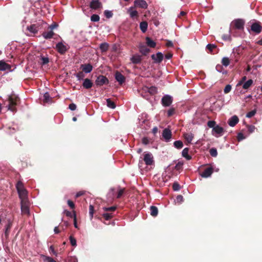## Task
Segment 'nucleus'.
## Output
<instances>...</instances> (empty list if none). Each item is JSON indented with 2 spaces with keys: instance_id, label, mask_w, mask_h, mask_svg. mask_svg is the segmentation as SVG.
Instances as JSON below:
<instances>
[{
  "instance_id": "obj_1",
  "label": "nucleus",
  "mask_w": 262,
  "mask_h": 262,
  "mask_svg": "<svg viewBox=\"0 0 262 262\" xmlns=\"http://www.w3.org/2000/svg\"><path fill=\"white\" fill-rule=\"evenodd\" d=\"M16 188L19 195V198L20 200H27L28 199V191L25 188L24 184L20 181L17 182L16 184Z\"/></svg>"
},
{
  "instance_id": "obj_2",
  "label": "nucleus",
  "mask_w": 262,
  "mask_h": 262,
  "mask_svg": "<svg viewBox=\"0 0 262 262\" xmlns=\"http://www.w3.org/2000/svg\"><path fill=\"white\" fill-rule=\"evenodd\" d=\"M246 89V77H244L236 85L235 92L238 94H244Z\"/></svg>"
},
{
  "instance_id": "obj_3",
  "label": "nucleus",
  "mask_w": 262,
  "mask_h": 262,
  "mask_svg": "<svg viewBox=\"0 0 262 262\" xmlns=\"http://www.w3.org/2000/svg\"><path fill=\"white\" fill-rule=\"evenodd\" d=\"M262 30V27L259 22L253 23L251 26L250 29L248 30L249 33L253 32L255 34H259Z\"/></svg>"
},
{
  "instance_id": "obj_4",
  "label": "nucleus",
  "mask_w": 262,
  "mask_h": 262,
  "mask_svg": "<svg viewBox=\"0 0 262 262\" xmlns=\"http://www.w3.org/2000/svg\"><path fill=\"white\" fill-rule=\"evenodd\" d=\"M9 109L12 111H15L14 106L17 104L18 98L14 94L11 95L9 97Z\"/></svg>"
},
{
  "instance_id": "obj_5",
  "label": "nucleus",
  "mask_w": 262,
  "mask_h": 262,
  "mask_svg": "<svg viewBox=\"0 0 262 262\" xmlns=\"http://www.w3.org/2000/svg\"><path fill=\"white\" fill-rule=\"evenodd\" d=\"M21 201V210L23 214L29 215V202L28 199Z\"/></svg>"
},
{
  "instance_id": "obj_6",
  "label": "nucleus",
  "mask_w": 262,
  "mask_h": 262,
  "mask_svg": "<svg viewBox=\"0 0 262 262\" xmlns=\"http://www.w3.org/2000/svg\"><path fill=\"white\" fill-rule=\"evenodd\" d=\"M183 138L185 141V144L188 145L191 143L192 141L194 138V134L190 132L184 133L183 135Z\"/></svg>"
},
{
  "instance_id": "obj_7",
  "label": "nucleus",
  "mask_w": 262,
  "mask_h": 262,
  "mask_svg": "<svg viewBox=\"0 0 262 262\" xmlns=\"http://www.w3.org/2000/svg\"><path fill=\"white\" fill-rule=\"evenodd\" d=\"M143 160L147 165H151L154 162V157L150 153H146L144 155Z\"/></svg>"
},
{
  "instance_id": "obj_8",
  "label": "nucleus",
  "mask_w": 262,
  "mask_h": 262,
  "mask_svg": "<svg viewBox=\"0 0 262 262\" xmlns=\"http://www.w3.org/2000/svg\"><path fill=\"white\" fill-rule=\"evenodd\" d=\"M244 24V21L239 19H235L233 20L231 23V25L233 27L238 29H243Z\"/></svg>"
},
{
  "instance_id": "obj_9",
  "label": "nucleus",
  "mask_w": 262,
  "mask_h": 262,
  "mask_svg": "<svg viewBox=\"0 0 262 262\" xmlns=\"http://www.w3.org/2000/svg\"><path fill=\"white\" fill-rule=\"evenodd\" d=\"M151 57L154 62L159 63L163 59V55L161 52H158L156 54H152Z\"/></svg>"
},
{
  "instance_id": "obj_10",
  "label": "nucleus",
  "mask_w": 262,
  "mask_h": 262,
  "mask_svg": "<svg viewBox=\"0 0 262 262\" xmlns=\"http://www.w3.org/2000/svg\"><path fill=\"white\" fill-rule=\"evenodd\" d=\"M148 5L144 0H135L134 1V7H139L143 9H146Z\"/></svg>"
},
{
  "instance_id": "obj_11",
  "label": "nucleus",
  "mask_w": 262,
  "mask_h": 262,
  "mask_svg": "<svg viewBox=\"0 0 262 262\" xmlns=\"http://www.w3.org/2000/svg\"><path fill=\"white\" fill-rule=\"evenodd\" d=\"M172 97L168 95L164 96L162 99V104L165 106H169L172 103Z\"/></svg>"
},
{
  "instance_id": "obj_12",
  "label": "nucleus",
  "mask_w": 262,
  "mask_h": 262,
  "mask_svg": "<svg viewBox=\"0 0 262 262\" xmlns=\"http://www.w3.org/2000/svg\"><path fill=\"white\" fill-rule=\"evenodd\" d=\"M56 49L60 53L63 54L67 50L68 47L62 42H59L57 44Z\"/></svg>"
},
{
  "instance_id": "obj_13",
  "label": "nucleus",
  "mask_w": 262,
  "mask_h": 262,
  "mask_svg": "<svg viewBox=\"0 0 262 262\" xmlns=\"http://www.w3.org/2000/svg\"><path fill=\"white\" fill-rule=\"evenodd\" d=\"M96 84L97 85H102L108 82V80L103 76H99L96 80Z\"/></svg>"
},
{
  "instance_id": "obj_14",
  "label": "nucleus",
  "mask_w": 262,
  "mask_h": 262,
  "mask_svg": "<svg viewBox=\"0 0 262 262\" xmlns=\"http://www.w3.org/2000/svg\"><path fill=\"white\" fill-rule=\"evenodd\" d=\"M213 172L212 167H208L205 169L204 171L200 174L201 176L203 178H208L210 177Z\"/></svg>"
},
{
  "instance_id": "obj_15",
  "label": "nucleus",
  "mask_w": 262,
  "mask_h": 262,
  "mask_svg": "<svg viewBox=\"0 0 262 262\" xmlns=\"http://www.w3.org/2000/svg\"><path fill=\"white\" fill-rule=\"evenodd\" d=\"M162 136L166 141H169L171 138V133L168 129H165L163 131Z\"/></svg>"
},
{
  "instance_id": "obj_16",
  "label": "nucleus",
  "mask_w": 262,
  "mask_h": 262,
  "mask_svg": "<svg viewBox=\"0 0 262 262\" xmlns=\"http://www.w3.org/2000/svg\"><path fill=\"white\" fill-rule=\"evenodd\" d=\"M238 122V118L236 116H232L228 121V124L230 126H234Z\"/></svg>"
},
{
  "instance_id": "obj_17",
  "label": "nucleus",
  "mask_w": 262,
  "mask_h": 262,
  "mask_svg": "<svg viewBox=\"0 0 262 262\" xmlns=\"http://www.w3.org/2000/svg\"><path fill=\"white\" fill-rule=\"evenodd\" d=\"M81 68L82 69V71H84L86 73H90L93 69L92 65L90 64H82L81 66Z\"/></svg>"
},
{
  "instance_id": "obj_18",
  "label": "nucleus",
  "mask_w": 262,
  "mask_h": 262,
  "mask_svg": "<svg viewBox=\"0 0 262 262\" xmlns=\"http://www.w3.org/2000/svg\"><path fill=\"white\" fill-rule=\"evenodd\" d=\"M127 12L132 18L138 16V12L135 10V7H130L127 10Z\"/></svg>"
},
{
  "instance_id": "obj_19",
  "label": "nucleus",
  "mask_w": 262,
  "mask_h": 262,
  "mask_svg": "<svg viewBox=\"0 0 262 262\" xmlns=\"http://www.w3.org/2000/svg\"><path fill=\"white\" fill-rule=\"evenodd\" d=\"M11 67L9 64L6 63L3 60H0V71H5L10 69Z\"/></svg>"
},
{
  "instance_id": "obj_20",
  "label": "nucleus",
  "mask_w": 262,
  "mask_h": 262,
  "mask_svg": "<svg viewBox=\"0 0 262 262\" xmlns=\"http://www.w3.org/2000/svg\"><path fill=\"white\" fill-rule=\"evenodd\" d=\"M101 6V4L98 1H93L90 4V7L94 9H97Z\"/></svg>"
},
{
  "instance_id": "obj_21",
  "label": "nucleus",
  "mask_w": 262,
  "mask_h": 262,
  "mask_svg": "<svg viewBox=\"0 0 262 262\" xmlns=\"http://www.w3.org/2000/svg\"><path fill=\"white\" fill-rule=\"evenodd\" d=\"M139 51L141 53L144 55L147 54L150 51L149 49L143 45L139 46Z\"/></svg>"
},
{
  "instance_id": "obj_22",
  "label": "nucleus",
  "mask_w": 262,
  "mask_h": 262,
  "mask_svg": "<svg viewBox=\"0 0 262 262\" xmlns=\"http://www.w3.org/2000/svg\"><path fill=\"white\" fill-rule=\"evenodd\" d=\"M116 79L120 83L122 84L125 80V77L119 72H116L115 74Z\"/></svg>"
},
{
  "instance_id": "obj_23",
  "label": "nucleus",
  "mask_w": 262,
  "mask_h": 262,
  "mask_svg": "<svg viewBox=\"0 0 262 262\" xmlns=\"http://www.w3.org/2000/svg\"><path fill=\"white\" fill-rule=\"evenodd\" d=\"M39 29V26L36 24L31 25L28 27V30L32 33H36Z\"/></svg>"
},
{
  "instance_id": "obj_24",
  "label": "nucleus",
  "mask_w": 262,
  "mask_h": 262,
  "mask_svg": "<svg viewBox=\"0 0 262 262\" xmlns=\"http://www.w3.org/2000/svg\"><path fill=\"white\" fill-rule=\"evenodd\" d=\"M146 43L148 46L151 48H155L156 46V43L154 40H152L150 38L148 37H146Z\"/></svg>"
},
{
  "instance_id": "obj_25",
  "label": "nucleus",
  "mask_w": 262,
  "mask_h": 262,
  "mask_svg": "<svg viewBox=\"0 0 262 262\" xmlns=\"http://www.w3.org/2000/svg\"><path fill=\"white\" fill-rule=\"evenodd\" d=\"M134 63H139L141 61V56L139 55H135L130 59Z\"/></svg>"
},
{
  "instance_id": "obj_26",
  "label": "nucleus",
  "mask_w": 262,
  "mask_h": 262,
  "mask_svg": "<svg viewBox=\"0 0 262 262\" xmlns=\"http://www.w3.org/2000/svg\"><path fill=\"white\" fill-rule=\"evenodd\" d=\"M189 148H185L182 152V155L187 160H189L191 159V157L188 155Z\"/></svg>"
},
{
  "instance_id": "obj_27",
  "label": "nucleus",
  "mask_w": 262,
  "mask_h": 262,
  "mask_svg": "<svg viewBox=\"0 0 262 262\" xmlns=\"http://www.w3.org/2000/svg\"><path fill=\"white\" fill-rule=\"evenodd\" d=\"M92 85L93 83L88 78L85 79L83 83V86L85 89L91 88L92 86Z\"/></svg>"
},
{
  "instance_id": "obj_28",
  "label": "nucleus",
  "mask_w": 262,
  "mask_h": 262,
  "mask_svg": "<svg viewBox=\"0 0 262 262\" xmlns=\"http://www.w3.org/2000/svg\"><path fill=\"white\" fill-rule=\"evenodd\" d=\"M54 33L53 32V31L52 30H50V31L49 32H44L43 34H42V36H43V37L46 39H49V38H51L53 37V36L54 35Z\"/></svg>"
},
{
  "instance_id": "obj_29",
  "label": "nucleus",
  "mask_w": 262,
  "mask_h": 262,
  "mask_svg": "<svg viewBox=\"0 0 262 262\" xmlns=\"http://www.w3.org/2000/svg\"><path fill=\"white\" fill-rule=\"evenodd\" d=\"M213 131L217 134H221L223 132L224 129L223 127L216 125L213 128Z\"/></svg>"
},
{
  "instance_id": "obj_30",
  "label": "nucleus",
  "mask_w": 262,
  "mask_h": 262,
  "mask_svg": "<svg viewBox=\"0 0 262 262\" xmlns=\"http://www.w3.org/2000/svg\"><path fill=\"white\" fill-rule=\"evenodd\" d=\"M221 63L223 66L227 67L230 64V59L228 57H224L222 58Z\"/></svg>"
},
{
  "instance_id": "obj_31",
  "label": "nucleus",
  "mask_w": 262,
  "mask_h": 262,
  "mask_svg": "<svg viewBox=\"0 0 262 262\" xmlns=\"http://www.w3.org/2000/svg\"><path fill=\"white\" fill-rule=\"evenodd\" d=\"M158 213V208L156 206H152L150 207V214L153 216L157 215Z\"/></svg>"
},
{
  "instance_id": "obj_32",
  "label": "nucleus",
  "mask_w": 262,
  "mask_h": 262,
  "mask_svg": "<svg viewBox=\"0 0 262 262\" xmlns=\"http://www.w3.org/2000/svg\"><path fill=\"white\" fill-rule=\"evenodd\" d=\"M140 28L143 32H145L147 29V23L146 21H142L140 24Z\"/></svg>"
},
{
  "instance_id": "obj_33",
  "label": "nucleus",
  "mask_w": 262,
  "mask_h": 262,
  "mask_svg": "<svg viewBox=\"0 0 262 262\" xmlns=\"http://www.w3.org/2000/svg\"><path fill=\"white\" fill-rule=\"evenodd\" d=\"M108 47L109 46L108 43L104 42L100 45V49L102 52H106L108 50Z\"/></svg>"
},
{
  "instance_id": "obj_34",
  "label": "nucleus",
  "mask_w": 262,
  "mask_h": 262,
  "mask_svg": "<svg viewBox=\"0 0 262 262\" xmlns=\"http://www.w3.org/2000/svg\"><path fill=\"white\" fill-rule=\"evenodd\" d=\"M40 64L42 65L46 64L49 62V58L47 57L40 56Z\"/></svg>"
},
{
  "instance_id": "obj_35",
  "label": "nucleus",
  "mask_w": 262,
  "mask_h": 262,
  "mask_svg": "<svg viewBox=\"0 0 262 262\" xmlns=\"http://www.w3.org/2000/svg\"><path fill=\"white\" fill-rule=\"evenodd\" d=\"M157 89L155 86H151L149 88V92L148 93L150 95H154L157 94Z\"/></svg>"
},
{
  "instance_id": "obj_36",
  "label": "nucleus",
  "mask_w": 262,
  "mask_h": 262,
  "mask_svg": "<svg viewBox=\"0 0 262 262\" xmlns=\"http://www.w3.org/2000/svg\"><path fill=\"white\" fill-rule=\"evenodd\" d=\"M173 144H174V146H175V147H176L177 148H179V149L182 148V147L183 146V142L180 140L175 141L174 142Z\"/></svg>"
},
{
  "instance_id": "obj_37",
  "label": "nucleus",
  "mask_w": 262,
  "mask_h": 262,
  "mask_svg": "<svg viewBox=\"0 0 262 262\" xmlns=\"http://www.w3.org/2000/svg\"><path fill=\"white\" fill-rule=\"evenodd\" d=\"M107 106L111 108H115L116 107V105L115 103L112 101L110 99H107L106 100Z\"/></svg>"
},
{
  "instance_id": "obj_38",
  "label": "nucleus",
  "mask_w": 262,
  "mask_h": 262,
  "mask_svg": "<svg viewBox=\"0 0 262 262\" xmlns=\"http://www.w3.org/2000/svg\"><path fill=\"white\" fill-rule=\"evenodd\" d=\"M125 191L124 188H118L117 189V198H120Z\"/></svg>"
},
{
  "instance_id": "obj_39",
  "label": "nucleus",
  "mask_w": 262,
  "mask_h": 262,
  "mask_svg": "<svg viewBox=\"0 0 262 262\" xmlns=\"http://www.w3.org/2000/svg\"><path fill=\"white\" fill-rule=\"evenodd\" d=\"M99 19H100V17H99V15H98L97 14H93L91 17V21H94V22L98 21L99 20Z\"/></svg>"
},
{
  "instance_id": "obj_40",
  "label": "nucleus",
  "mask_w": 262,
  "mask_h": 262,
  "mask_svg": "<svg viewBox=\"0 0 262 262\" xmlns=\"http://www.w3.org/2000/svg\"><path fill=\"white\" fill-rule=\"evenodd\" d=\"M256 112V108H255L252 111L247 113V117L251 118V117H253L255 114Z\"/></svg>"
},
{
  "instance_id": "obj_41",
  "label": "nucleus",
  "mask_w": 262,
  "mask_h": 262,
  "mask_svg": "<svg viewBox=\"0 0 262 262\" xmlns=\"http://www.w3.org/2000/svg\"><path fill=\"white\" fill-rule=\"evenodd\" d=\"M89 213L91 216V220H92L94 213V208L92 205H90L89 207Z\"/></svg>"
},
{
  "instance_id": "obj_42",
  "label": "nucleus",
  "mask_w": 262,
  "mask_h": 262,
  "mask_svg": "<svg viewBox=\"0 0 262 262\" xmlns=\"http://www.w3.org/2000/svg\"><path fill=\"white\" fill-rule=\"evenodd\" d=\"M73 219H74V225L76 228L78 229V226L77 224L76 214L75 210L73 211Z\"/></svg>"
},
{
  "instance_id": "obj_43",
  "label": "nucleus",
  "mask_w": 262,
  "mask_h": 262,
  "mask_svg": "<svg viewBox=\"0 0 262 262\" xmlns=\"http://www.w3.org/2000/svg\"><path fill=\"white\" fill-rule=\"evenodd\" d=\"M149 92V87L147 86H144L142 88V93H145V95L143 96L144 97L146 98L147 97V93H148Z\"/></svg>"
},
{
  "instance_id": "obj_44",
  "label": "nucleus",
  "mask_w": 262,
  "mask_h": 262,
  "mask_svg": "<svg viewBox=\"0 0 262 262\" xmlns=\"http://www.w3.org/2000/svg\"><path fill=\"white\" fill-rule=\"evenodd\" d=\"M43 259L46 262H56L52 258L48 256H43Z\"/></svg>"
},
{
  "instance_id": "obj_45",
  "label": "nucleus",
  "mask_w": 262,
  "mask_h": 262,
  "mask_svg": "<svg viewBox=\"0 0 262 262\" xmlns=\"http://www.w3.org/2000/svg\"><path fill=\"white\" fill-rule=\"evenodd\" d=\"M50 100V97L48 93H46L43 95V101L45 102H49Z\"/></svg>"
},
{
  "instance_id": "obj_46",
  "label": "nucleus",
  "mask_w": 262,
  "mask_h": 262,
  "mask_svg": "<svg viewBox=\"0 0 262 262\" xmlns=\"http://www.w3.org/2000/svg\"><path fill=\"white\" fill-rule=\"evenodd\" d=\"M103 209L105 211H114L116 209V207H104Z\"/></svg>"
},
{
  "instance_id": "obj_47",
  "label": "nucleus",
  "mask_w": 262,
  "mask_h": 262,
  "mask_svg": "<svg viewBox=\"0 0 262 262\" xmlns=\"http://www.w3.org/2000/svg\"><path fill=\"white\" fill-rule=\"evenodd\" d=\"M210 155L213 157H216L217 154V152L216 149L215 148H211L210 150Z\"/></svg>"
},
{
  "instance_id": "obj_48",
  "label": "nucleus",
  "mask_w": 262,
  "mask_h": 262,
  "mask_svg": "<svg viewBox=\"0 0 262 262\" xmlns=\"http://www.w3.org/2000/svg\"><path fill=\"white\" fill-rule=\"evenodd\" d=\"M247 128H248V130L249 132V133H253L255 129V126L253 125H247Z\"/></svg>"
},
{
  "instance_id": "obj_49",
  "label": "nucleus",
  "mask_w": 262,
  "mask_h": 262,
  "mask_svg": "<svg viewBox=\"0 0 262 262\" xmlns=\"http://www.w3.org/2000/svg\"><path fill=\"white\" fill-rule=\"evenodd\" d=\"M70 240L71 244L73 246H76V240L75 238H74L73 236H71L70 237Z\"/></svg>"
},
{
  "instance_id": "obj_50",
  "label": "nucleus",
  "mask_w": 262,
  "mask_h": 262,
  "mask_svg": "<svg viewBox=\"0 0 262 262\" xmlns=\"http://www.w3.org/2000/svg\"><path fill=\"white\" fill-rule=\"evenodd\" d=\"M231 90V86L229 84L227 85L224 90L225 94L228 93Z\"/></svg>"
},
{
  "instance_id": "obj_51",
  "label": "nucleus",
  "mask_w": 262,
  "mask_h": 262,
  "mask_svg": "<svg viewBox=\"0 0 262 262\" xmlns=\"http://www.w3.org/2000/svg\"><path fill=\"white\" fill-rule=\"evenodd\" d=\"M103 216L106 220H108L112 217V214L108 213L103 214Z\"/></svg>"
},
{
  "instance_id": "obj_52",
  "label": "nucleus",
  "mask_w": 262,
  "mask_h": 262,
  "mask_svg": "<svg viewBox=\"0 0 262 262\" xmlns=\"http://www.w3.org/2000/svg\"><path fill=\"white\" fill-rule=\"evenodd\" d=\"M142 143L144 145H147L149 143V140L147 137H144L142 139Z\"/></svg>"
},
{
  "instance_id": "obj_53",
  "label": "nucleus",
  "mask_w": 262,
  "mask_h": 262,
  "mask_svg": "<svg viewBox=\"0 0 262 262\" xmlns=\"http://www.w3.org/2000/svg\"><path fill=\"white\" fill-rule=\"evenodd\" d=\"M207 125L209 127H213L214 128V127L215 126V122L214 121H209L208 122Z\"/></svg>"
},
{
  "instance_id": "obj_54",
  "label": "nucleus",
  "mask_w": 262,
  "mask_h": 262,
  "mask_svg": "<svg viewBox=\"0 0 262 262\" xmlns=\"http://www.w3.org/2000/svg\"><path fill=\"white\" fill-rule=\"evenodd\" d=\"M64 213L67 216H69V217H73V212H70L69 211H68V210H64Z\"/></svg>"
},
{
  "instance_id": "obj_55",
  "label": "nucleus",
  "mask_w": 262,
  "mask_h": 262,
  "mask_svg": "<svg viewBox=\"0 0 262 262\" xmlns=\"http://www.w3.org/2000/svg\"><path fill=\"white\" fill-rule=\"evenodd\" d=\"M76 76L79 80H81L83 79V78L84 77V75L82 72H79L77 73Z\"/></svg>"
},
{
  "instance_id": "obj_56",
  "label": "nucleus",
  "mask_w": 262,
  "mask_h": 262,
  "mask_svg": "<svg viewBox=\"0 0 262 262\" xmlns=\"http://www.w3.org/2000/svg\"><path fill=\"white\" fill-rule=\"evenodd\" d=\"M104 14L106 16V17L107 18H110V17H112V15H113L112 12L110 11H105L104 12Z\"/></svg>"
},
{
  "instance_id": "obj_57",
  "label": "nucleus",
  "mask_w": 262,
  "mask_h": 262,
  "mask_svg": "<svg viewBox=\"0 0 262 262\" xmlns=\"http://www.w3.org/2000/svg\"><path fill=\"white\" fill-rule=\"evenodd\" d=\"M237 140L238 141H240L242 140H243L244 138H245V137L244 136V135L242 133H239L238 135H237Z\"/></svg>"
},
{
  "instance_id": "obj_58",
  "label": "nucleus",
  "mask_w": 262,
  "mask_h": 262,
  "mask_svg": "<svg viewBox=\"0 0 262 262\" xmlns=\"http://www.w3.org/2000/svg\"><path fill=\"white\" fill-rule=\"evenodd\" d=\"M216 47V46L212 44H209L207 45V48L208 50H209L210 51H212L213 49H214Z\"/></svg>"
},
{
  "instance_id": "obj_59",
  "label": "nucleus",
  "mask_w": 262,
  "mask_h": 262,
  "mask_svg": "<svg viewBox=\"0 0 262 262\" xmlns=\"http://www.w3.org/2000/svg\"><path fill=\"white\" fill-rule=\"evenodd\" d=\"M253 81L252 79L247 80V89L249 88L253 83Z\"/></svg>"
},
{
  "instance_id": "obj_60",
  "label": "nucleus",
  "mask_w": 262,
  "mask_h": 262,
  "mask_svg": "<svg viewBox=\"0 0 262 262\" xmlns=\"http://www.w3.org/2000/svg\"><path fill=\"white\" fill-rule=\"evenodd\" d=\"M68 204L69 205V206L72 209H74V207H75V205L74 204V203L71 201V200H68Z\"/></svg>"
},
{
  "instance_id": "obj_61",
  "label": "nucleus",
  "mask_w": 262,
  "mask_h": 262,
  "mask_svg": "<svg viewBox=\"0 0 262 262\" xmlns=\"http://www.w3.org/2000/svg\"><path fill=\"white\" fill-rule=\"evenodd\" d=\"M172 187H173V189L175 191L178 190L179 189V188H180L179 185L178 183H174L173 184V186Z\"/></svg>"
},
{
  "instance_id": "obj_62",
  "label": "nucleus",
  "mask_w": 262,
  "mask_h": 262,
  "mask_svg": "<svg viewBox=\"0 0 262 262\" xmlns=\"http://www.w3.org/2000/svg\"><path fill=\"white\" fill-rule=\"evenodd\" d=\"M69 108L72 111H74L76 108V105L74 103H72L69 105Z\"/></svg>"
},
{
  "instance_id": "obj_63",
  "label": "nucleus",
  "mask_w": 262,
  "mask_h": 262,
  "mask_svg": "<svg viewBox=\"0 0 262 262\" xmlns=\"http://www.w3.org/2000/svg\"><path fill=\"white\" fill-rule=\"evenodd\" d=\"M183 165V162H179L176 165L175 168L176 169H179Z\"/></svg>"
},
{
  "instance_id": "obj_64",
  "label": "nucleus",
  "mask_w": 262,
  "mask_h": 262,
  "mask_svg": "<svg viewBox=\"0 0 262 262\" xmlns=\"http://www.w3.org/2000/svg\"><path fill=\"white\" fill-rule=\"evenodd\" d=\"M85 191H80L78 192H77L75 195L76 198H78L81 195H82L84 194Z\"/></svg>"
}]
</instances>
